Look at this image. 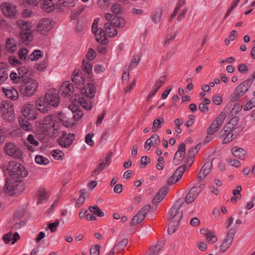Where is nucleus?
Returning a JSON list of instances; mask_svg holds the SVG:
<instances>
[{
  "label": "nucleus",
  "instance_id": "nucleus-1",
  "mask_svg": "<svg viewBox=\"0 0 255 255\" xmlns=\"http://www.w3.org/2000/svg\"><path fill=\"white\" fill-rule=\"evenodd\" d=\"M6 170L8 177L5 179L3 191L10 196L21 193L25 189L21 179L26 176L28 172L24 166L15 161L9 162Z\"/></svg>",
  "mask_w": 255,
  "mask_h": 255
},
{
  "label": "nucleus",
  "instance_id": "nucleus-2",
  "mask_svg": "<svg viewBox=\"0 0 255 255\" xmlns=\"http://www.w3.org/2000/svg\"><path fill=\"white\" fill-rule=\"evenodd\" d=\"M30 77H25L18 86L20 93L27 97H31L34 95L38 87L37 81Z\"/></svg>",
  "mask_w": 255,
  "mask_h": 255
},
{
  "label": "nucleus",
  "instance_id": "nucleus-3",
  "mask_svg": "<svg viewBox=\"0 0 255 255\" xmlns=\"http://www.w3.org/2000/svg\"><path fill=\"white\" fill-rule=\"evenodd\" d=\"M226 117V113L222 112L208 128V141L213 139L212 136L220 128Z\"/></svg>",
  "mask_w": 255,
  "mask_h": 255
},
{
  "label": "nucleus",
  "instance_id": "nucleus-4",
  "mask_svg": "<svg viewBox=\"0 0 255 255\" xmlns=\"http://www.w3.org/2000/svg\"><path fill=\"white\" fill-rule=\"evenodd\" d=\"M18 73L12 72L9 74L10 79L15 83H21L22 80L27 76H30L33 72L26 67H20L17 69Z\"/></svg>",
  "mask_w": 255,
  "mask_h": 255
},
{
  "label": "nucleus",
  "instance_id": "nucleus-5",
  "mask_svg": "<svg viewBox=\"0 0 255 255\" xmlns=\"http://www.w3.org/2000/svg\"><path fill=\"white\" fill-rule=\"evenodd\" d=\"M250 80H246L237 87L231 97L232 102L239 100L249 90L251 86Z\"/></svg>",
  "mask_w": 255,
  "mask_h": 255
},
{
  "label": "nucleus",
  "instance_id": "nucleus-6",
  "mask_svg": "<svg viewBox=\"0 0 255 255\" xmlns=\"http://www.w3.org/2000/svg\"><path fill=\"white\" fill-rule=\"evenodd\" d=\"M3 149L6 154L16 159L22 158L23 152L22 150L12 142H7Z\"/></svg>",
  "mask_w": 255,
  "mask_h": 255
},
{
  "label": "nucleus",
  "instance_id": "nucleus-7",
  "mask_svg": "<svg viewBox=\"0 0 255 255\" xmlns=\"http://www.w3.org/2000/svg\"><path fill=\"white\" fill-rule=\"evenodd\" d=\"M44 101L46 104L53 107H57L59 104V97L56 89H49L45 94Z\"/></svg>",
  "mask_w": 255,
  "mask_h": 255
},
{
  "label": "nucleus",
  "instance_id": "nucleus-8",
  "mask_svg": "<svg viewBox=\"0 0 255 255\" xmlns=\"http://www.w3.org/2000/svg\"><path fill=\"white\" fill-rule=\"evenodd\" d=\"M183 203V199L181 198L178 199L176 201L169 212V219H182L183 212L182 211H180V209Z\"/></svg>",
  "mask_w": 255,
  "mask_h": 255
},
{
  "label": "nucleus",
  "instance_id": "nucleus-9",
  "mask_svg": "<svg viewBox=\"0 0 255 255\" xmlns=\"http://www.w3.org/2000/svg\"><path fill=\"white\" fill-rule=\"evenodd\" d=\"M74 140V134H67L65 131H63L60 136L57 138V142L61 147L67 148L72 145Z\"/></svg>",
  "mask_w": 255,
  "mask_h": 255
},
{
  "label": "nucleus",
  "instance_id": "nucleus-10",
  "mask_svg": "<svg viewBox=\"0 0 255 255\" xmlns=\"http://www.w3.org/2000/svg\"><path fill=\"white\" fill-rule=\"evenodd\" d=\"M236 233L234 229L232 228L227 232L222 245L220 246V252L224 253L232 245Z\"/></svg>",
  "mask_w": 255,
  "mask_h": 255
},
{
  "label": "nucleus",
  "instance_id": "nucleus-11",
  "mask_svg": "<svg viewBox=\"0 0 255 255\" xmlns=\"http://www.w3.org/2000/svg\"><path fill=\"white\" fill-rule=\"evenodd\" d=\"M105 18L110 23H111V26H114V27L123 28L126 24V21L123 17L111 13L105 14Z\"/></svg>",
  "mask_w": 255,
  "mask_h": 255
},
{
  "label": "nucleus",
  "instance_id": "nucleus-12",
  "mask_svg": "<svg viewBox=\"0 0 255 255\" xmlns=\"http://www.w3.org/2000/svg\"><path fill=\"white\" fill-rule=\"evenodd\" d=\"M22 115L28 120H33L37 118L36 111L33 105L27 104L24 105L21 108Z\"/></svg>",
  "mask_w": 255,
  "mask_h": 255
},
{
  "label": "nucleus",
  "instance_id": "nucleus-13",
  "mask_svg": "<svg viewBox=\"0 0 255 255\" xmlns=\"http://www.w3.org/2000/svg\"><path fill=\"white\" fill-rule=\"evenodd\" d=\"M112 152H110L105 157L103 160L98 165L92 172V176H94L99 175L101 172L103 170L105 167L109 166L111 162Z\"/></svg>",
  "mask_w": 255,
  "mask_h": 255
},
{
  "label": "nucleus",
  "instance_id": "nucleus-14",
  "mask_svg": "<svg viewBox=\"0 0 255 255\" xmlns=\"http://www.w3.org/2000/svg\"><path fill=\"white\" fill-rule=\"evenodd\" d=\"M52 21L49 18H44L41 19L37 25V30L41 34H46L51 28Z\"/></svg>",
  "mask_w": 255,
  "mask_h": 255
},
{
  "label": "nucleus",
  "instance_id": "nucleus-15",
  "mask_svg": "<svg viewBox=\"0 0 255 255\" xmlns=\"http://www.w3.org/2000/svg\"><path fill=\"white\" fill-rule=\"evenodd\" d=\"M96 91L95 83L90 82L87 84L86 87L80 88V92L82 96L92 99L94 98Z\"/></svg>",
  "mask_w": 255,
  "mask_h": 255
},
{
  "label": "nucleus",
  "instance_id": "nucleus-16",
  "mask_svg": "<svg viewBox=\"0 0 255 255\" xmlns=\"http://www.w3.org/2000/svg\"><path fill=\"white\" fill-rule=\"evenodd\" d=\"M186 145L184 143H181L178 150L175 153L173 158V163L176 165L180 164L183 160L186 153Z\"/></svg>",
  "mask_w": 255,
  "mask_h": 255
},
{
  "label": "nucleus",
  "instance_id": "nucleus-17",
  "mask_svg": "<svg viewBox=\"0 0 255 255\" xmlns=\"http://www.w3.org/2000/svg\"><path fill=\"white\" fill-rule=\"evenodd\" d=\"M234 130L229 128H226V127L224 126L220 131L221 137L223 138L222 141L223 144L228 143L233 140L234 138Z\"/></svg>",
  "mask_w": 255,
  "mask_h": 255
},
{
  "label": "nucleus",
  "instance_id": "nucleus-18",
  "mask_svg": "<svg viewBox=\"0 0 255 255\" xmlns=\"http://www.w3.org/2000/svg\"><path fill=\"white\" fill-rule=\"evenodd\" d=\"M74 87L71 83L64 82L59 88V93L64 97H69L73 94Z\"/></svg>",
  "mask_w": 255,
  "mask_h": 255
},
{
  "label": "nucleus",
  "instance_id": "nucleus-19",
  "mask_svg": "<svg viewBox=\"0 0 255 255\" xmlns=\"http://www.w3.org/2000/svg\"><path fill=\"white\" fill-rule=\"evenodd\" d=\"M1 11L4 15L7 17H12L15 14V7L14 5L7 3H3L1 6Z\"/></svg>",
  "mask_w": 255,
  "mask_h": 255
},
{
  "label": "nucleus",
  "instance_id": "nucleus-20",
  "mask_svg": "<svg viewBox=\"0 0 255 255\" xmlns=\"http://www.w3.org/2000/svg\"><path fill=\"white\" fill-rule=\"evenodd\" d=\"M92 32L95 34L97 42L101 44H108V39L105 36V31L104 29L100 28L99 29L93 30Z\"/></svg>",
  "mask_w": 255,
  "mask_h": 255
},
{
  "label": "nucleus",
  "instance_id": "nucleus-21",
  "mask_svg": "<svg viewBox=\"0 0 255 255\" xmlns=\"http://www.w3.org/2000/svg\"><path fill=\"white\" fill-rule=\"evenodd\" d=\"M168 190V187L167 186H164L161 187L152 199V202L153 203H158L160 202L166 195Z\"/></svg>",
  "mask_w": 255,
  "mask_h": 255
},
{
  "label": "nucleus",
  "instance_id": "nucleus-22",
  "mask_svg": "<svg viewBox=\"0 0 255 255\" xmlns=\"http://www.w3.org/2000/svg\"><path fill=\"white\" fill-rule=\"evenodd\" d=\"M85 77L82 73L74 72L72 77V81L77 88L83 85L85 83Z\"/></svg>",
  "mask_w": 255,
  "mask_h": 255
},
{
  "label": "nucleus",
  "instance_id": "nucleus-23",
  "mask_svg": "<svg viewBox=\"0 0 255 255\" xmlns=\"http://www.w3.org/2000/svg\"><path fill=\"white\" fill-rule=\"evenodd\" d=\"M2 89L7 98L12 100H16L18 99L19 95L16 89L13 88L10 89L2 88Z\"/></svg>",
  "mask_w": 255,
  "mask_h": 255
},
{
  "label": "nucleus",
  "instance_id": "nucleus-24",
  "mask_svg": "<svg viewBox=\"0 0 255 255\" xmlns=\"http://www.w3.org/2000/svg\"><path fill=\"white\" fill-rule=\"evenodd\" d=\"M199 194L198 191L195 190V188L193 187L190 189L185 199V201L187 204L192 203L194 201L198 195Z\"/></svg>",
  "mask_w": 255,
  "mask_h": 255
},
{
  "label": "nucleus",
  "instance_id": "nucleus-25",
  "mask_svg": "<svg viewBox=\"0 0 255 255\" xmlns=\"http://www.w3.org/2000/svg\"><path fill=\"white\" fill-rule=\"evenodd\" d=\"M20 41L21 43L29 42L32 40L33 36L31 31H21L19 34Z\"/></svg>",
  "mask_w": 255,
  "mask_h": 255
},
{
  "label": "nucleus",
  "instance_id": "nucleus-26",
  "mask_svg": "<svg viewBox=\"0 0 255 255\" xmlns=\"http://www.w3.org/2000/svg\"><path fill=\"white\" fill-rule=\"evenodd\" d=\"M40 3L41 8L47 12L52 11L54 8L52 0H43Z\"/></svg>",
  "mask_w": 255,
  "mask_h": 255
},
{
  "label": "nucleus",
  "instance_id": "nucleus-27",
  "mask_svg": "<svg viewBox=\"0 0 255 255\" xmlns=\"http://www.w3.org/2000/svg\"><path fill=\"white\" fill-rule=\"evenodd\" d=\"M170 222L169 224L168 232L169 234L174 233L177 229L179 223L181 219H169Z\"/></svg>",
  "mask_w": 255,
  "mask_h": 255
},
{
  "label": "nucleus",
  "instance_id": "nucleus-28",
  "mask_svg": "<svg viewBox=\"0 0 255 255\" xmlns=\"http://www.w3.org/2000/svg\"><path fill=\"white\" fill-rule=\"evenodd\" d=\"M232 153L234 156L240 159H244L246 155L247 152L241 148L234 147L232 149Z\"/></svg>",
  "mask_w": 255,
  "mask_h": 255
},
{
  "label": "nucleus",
  "instance_id": "nucleus-29",
  "mask_svg": "<svg viewBox=\"0 0 255 255\" xmlns=\"http://www.w3.org/2000/svg\"><path fill=\"white\" fill-rule=\"evenodd\" d=\"M87 97L78 96V104H80L82 107L86 110H91L92 106L90 102L87 100Z\"/></svg>",
  "mask_w": 255,
  "mask_h": 255
},
{
  "label": "nucleus",
  "instance_id": "nucleus-30",
  "mask_svg": "<svg viewBox=\"0 0 255 255\" xmlns=\"http://www.w3.org/2000/svg\"><path fill=\"white\" fill-rule=\"evenodd\" d=\"M76 104V103L75 104L72 103L71 105L69 106V108L73 114V118L75 121H77L81 118L82 116L83 115V113L81 111H78V112L76 114H74V113H76L78 109V107Z\"/></svg>",
  "mask_w": 255,
  "mask_h": 255
},
{
  "label": "nucleus",
  "instance_id": "nucleus-31",
  "mask_svg": "<svg viewBox=\"0 0 255 255\" xmlns=\"http://www.w3.org/2000/svg\"><path fill=\"white\" fill-rule=\"evenodd\" d=\"M16 24L18 27L21 29V31H31V23L28 21L18 20L16 21Z\"/></svg>",
  "mask_w": 255,
  "mask_h": 255
},
{
  "label": "nucleus",
  "instance_id": "nucleus-32",
  "mask_svg": "<svg viewBox=\"0 0 255 255\" xmlns=\"http://www.w3.org/2000/svg\"><path fill=\"white\" fill-rule=\"evenodd\" d=\"M104 28L109 37H115L118 34L117 29L111 26V23L106 22L104 24Z\"/></svg>",
  "mask_w": 255,
  "mask_h": 255
},
{
  "label": "nucleus",
  "instance_id": "nucleus-33",
  "mask_svg": "<svg viewBox=\"0 0 255 255\" xmlns=\"http://www.w3.org/2000/svg\"><path fill=\"white\" fill-rule=\"evenodd\" d=\"M43 124L44 125L43 128L46 130H48V129L51 128H54V124L52 116H46L43 121Z\"/></svg>",
  "mask_w": 255,
  "mask_h": 255
},
{
  "label": "nucleus",
  "instance_id": "nucleus-34",
  "mask_svg": "<svg viewBox=\"0 0 255 255\" xmlns=\"http://www.w3.org/2000/svg\"><path fill=\"white\" fill-rule=\"evenodd\" d=\"M144 219V216L137 212V213L132 218L130 222V226H134L137 224L140 223Z\"/></svg>",
  "mask_w": 255,
  "mask_h": 255
},
{
  "label": "nucleus",
  "instance_id": "nucleus-35",
  "mask_svg": "<svg viewBox=\"0 0 255 255\" xmlns=\"http://www.w3.org/2000/svg\"><path fill=\"white\" fill-rule=\"evenodd\" d=\"M82 67L83 70H84L86 72V73L88 74V77L91 78L92 75L91 73L92 66L91 64L90 63V61H88L86 59H84L83 60Z\"/></svg>",
  "mask_w": 255,
  "mask_h": 255
},
{
  "label": "nucleus",
  "instance_id": "nucleus-36",
  "mask_svg": "<svg viewBox=\"0 0 255 255\" xmlns=\"http://www.w3.org/2000/svg\"><path fill=\"white\" fill-rule=\"evenodd\" d=\"M242 191V187L241 186H238L236 189L233 191V194L234 196L231 198V202L233 203H236L237 199L241 197V191Z\"/></svg>",
  "mask_w": 255,
  "mask_h": 255
},
{
  "label": "nucleus",
  "instance_id": "nucleus-37",
  "mask_svg": "<svg viewBox=\"0 0 255 255\" xmlns=\"http://www.w3.org/2000/svg\"><path fill=\"white\" fill-rule=\"evenodd\" d=\"M89 210L92 213L97 215L99 217H102L104 216V213L97 206H91L89 207Z\"/></svg>",
  "mask_w": 255,
  "mask_h": 255
},
{
  "label": "nucleus",
  "instance_id": "nucleus-38",
  "mask_svg": "<svg viewBox=\"0 0 255 255\" xmlns=\"http://www.w3.org/2000/svg\"><path fill=\"white\" fill-rule=\"evenodd\" d=\"M187 168V165L186 164H183L179 167L175 171L174 175H176V181H178L182 176L184 172H185L186 169Z\"/></svg>",
  "mask_w": 255,
  "mask_h": 255
},
{
  "label": "nucleus",
  "instance_id": "nucleus-39",
  "mask_svg": "<svg viewBox=\"0 0 255 255\" xmlns=\"http://www.w3.org/2000/svg\"><path fill=\"white\" fill-rule=\"evenodd\" d=\"M43 0H23L22 4L26 7H33L38 5Z\"/></svg>",
  "mask_w": 255,
  "mask_h": 255
},
{
  "label": "nucleus",
  "instance_id": "nucleus-40",
  "mask_svg": "<svg viewBox=\"0 0 255 255\" xmlns=\"http://www.w3.org/2000/svg\"><path fill=\"white\" fill-rule=\"evenodd\" d=\"M207 166L206 165V163H205L199 171L198 176V180H200L201 181H205L204 179L207 176Z\"/></svg>",
  "mask_w": 255,
  "mask_h": 255
},
{
  "label": "nucleus",
  "instance_id": "nucleus-41",
  "mask_svg": "<svg viewBox=\"0 0 255 255\" xmlns=\"http://www.w3.org/2000/svg\"><path fill=\"white\" fill-rule=\"evenodd\" d=\"M239 121V118L238 117H234L232 118L229 122L225 126L226 127V128H231L233 130L236 129V126L237 125L238 122Z\"/></svg>",
  "mask_w": 255,
  "mask_h": 255
},
{
  "label": "nucleus",
  "instance_id": "nucleus-42",
  "mask_svg": "<svg viewBox=\"0 0 255 255\" xmlns=\"http://www.w3.org/2000/svg\"><path fill=\"white\" fill-rule=\"evenodd\" d=\"M140 61V57L138 55H133L132 57L130 64L128 68V70L135 68L139 64Z\"/></svg>",
  "mask_w": 255,
  "mask_h": 255
},
{
  "label": "nucleus",
  "instance_id": "nucleus-43",
  "mask_svg": "<svg viewBox=\"0 0 255 255\" xmlns=\"http://www.w3.org/2000/svg\"><path fill=\"white\" fill-rule=\"evenodd\" d=\"M43 55V52L42 51L39 50H34L29 56L31 60H37L39 58L42 57Z\"/></svg>",
  "mask_w": 255,
  "mask_h": 255
},
{
  "label": "nucleus",
  "instance_id": "nucleus-44",
  "mask_svg": "<svg viewBox=\"0 0 255 255\" xmlns=\"http://www.w3.org/2000/svg\"><path fill=\"white\" fill-rule=\"evenodd\" d=\"M28 50L26 48H20L18 51V54L19 58L21 60H26L27 59H28L29 57L27 56Z\"/></svg>",
  "mask_w": 255,
  "mask_h": 255
},
{
  "label": "nucleus",
  "instance_id": "nucleus-45",
  "mask_svg": "<svg viewBox=\"0 0 255 255\" xmlns=\"http://www.w3.org/2000/svg\"><path fill=\"white\" fill-rule=\"evenodd\" d=\"M20 127L24 130H29L31 128V125L27 120L24 119H20L19 121Z\"/></svg>",
  "mask_w": 255,
  "mask_h": 255
},
{
  "label": "nucleus",
  "instance_id": "nucleus-46",
  "mask_svg": "<svg viewBox=\"0 0 255 255\" xmlns=\"http://www.w3.org/2000/svg\"><path fill=\"white\" fill-rule=\"evenodd\" d=\"M6 47L8 51L11 53H13L16 51V45L13 43L11 39H7L6 41Z\"/></svg>",
  "mask_w": 255,
  "mask_h": 255
},
{
  "label": "nucleus",
  "instance_id": "nucleus-47",
  "mask_svg": "<svg viewBox=\"0 0 255 255\" xmlns=\"http://www.w3.org/2000/svg\"><path fill=\"white\" fill-rule=\"evenodd\" d=\"M128 242V239L127 238H125L123 239L121 242H119L117 245H116L113 249H112L114 251L115 249L118 248V249H122L124 250V248L127 246Z\"/></svg>",
  "mask_w": 255,
  "mask_h": 255
},
{
  "label": "nucleus",
  "instance_id": "nucleus-48",
  "mask_svg": "<svg viewBox=\"0 0 255 255\" xmlns=\"http://www.w3.org/2000/svg\"><path fill=\"white\" fill-rule=\"evenodd\" d=\"M199 110L203 113H206L207 111V98L203 99L199 105Z\"/></svg>",
  "mask_w": 255,
  "mask_h": 255
},
{
  "label": "nucleus",
  "instance_id": "nucleus-49",
  "mask_svg": "<svg viewBox=\"0 0 255 255\" xmlns=\"http://www.w3.org/2000/svg\"><path fill=\"white\" fill-rule=\"evenodd\" d=\"M206 184L205 181L198 180L197 183L193 187V188H195V190L198 191V193H200L203 190Z\"/></svg>",
  "mask_w": 255,
  "mask_h": 255
},
{
  "label": "nucleus",
  "instance_id": "nucleus-50",
  "mask_svg": "<svg viewBox=\"0 0 255 255\" xmlns=\"http://www.w3.org/2000/svg\"><path fill=\"white\" fill-rule=\"evenodd\" d=\"M35 161L36 163L39 164L46 165L49 163V160L42 155L36 156Z\"/></svg>",
  "mask_w": 255,
  "mask_h": 255
},
{
  "label": "nucleus",
  "instance_id": "nucleus-51",
  "mask_svg": "<svg viewBox=\"0 0 255 255\" xmlns=\"http://www.w3.org/2000/svg\"><path fill=\"white\" fill-rule=\"evenodd\" d=\"M166 81V77L165 76H162L159 78L158 80H157L154 85V87H155V89L158 91L159 88L162 86L163 84H164V83Z\"/></svg>",
  "mask_w": 255,
  "mask_h": 255
},
{
  "label": "nucleus",
  "instance_id": "nucleus-52",
  "mask_svg": "<svg viewBox=\"0 0 255 255\" xmlns=\"http://www.w3.org/2000/svg\"><path fill=\"white\" fill-rule=\"evenodd\" d=\"M164 122V120L162 118L157 119L155 120L153 123L152 129L153 130V132H155L157 130V129L160 128H161V123Z\"/></svg>",
  "mask_w": 255,
  "mask_h": 255
},
{
  "label": "nucleus",
  "instance_id": "nucleus-53",
  "mask_svg": "<svg viewBox=\"0 0 255 255\" xmlns=\"http://www.w3.org/2000/svg\"><path fill=\"white\" fill-rule=\"evenodd\" d=\"M8 74L6 70L0 68V83L4 82L7 78Z\"/></svg>",
  "mask_w": 255,
  "mask_h": 255
},
{
  "label": "nucleus",
  "instance_id": "nucleus-54",
  "mask_svg": "<svg viewBox=\"0 0 255 255\" xmlns=\"http://www.w3.org/2000/svg\"><path fill=\"white\" fill-rule=\"evenodd\" d=\"M255 107V98H252L245 106L244 111H249Z\"/></svg>",
  "mask_w": 255,
  "mask_h": 255
},
{
  "label": "nucleus",
  "instance_id": "nucleus-55",
  "mask_svg": "<svg viewBox=\"0 0 255 255\" xmlns=\"http://www.w3.org/2000/svg\"><path fill=\"white\" fill-rule=\"evenodd\" d=\"M100 251V246L99 245H93L90 250V255H99Z\"/></svg>",
  "mask_w": 255,
  "mask_h": 255
},
{
  "label": "nucleus",
  "instance_id": "nucleus-56",
  "mask_svg": "<svg viewBox=\"0 0 255 255\" xmlns=\"http://www.w3.org/2000/svg\"><path fill=\"white\" fill-rule=\"evenodd\" d=\"M121 6L118 3H115L112 4L111 6V9L113 13L116 14H118L121 12Z\"/></svg>",
  "mask_w": 255,
  "mask_h": 255
},
{
  "label": "nucleus",
  "instance_id": "nucleus-57",
  "mask_svg": "<svg viewBox=\"0 0 255 255\" xmlns=\"http://www.w3.org/2000/svg\"><path fill=\"white\" fill-rule=\"evenodd\" d=\"M94 136V133H89L85 136V142L90 146H93L94 144V142L92 139V137Z\"/></svg>",
  "mask_w": 255,
  "mask_h": 255
},
{
  "label": "nucleus",
  "instance_id": "nucleus-58",
  "mask_svg": "<svg viewBox=\"0 0 255 255\" xmlns=\"http://www.w3.org/2000/svg\"><path fill=\"white\" fill-rule=\"evenodd\" d=\"M218 241L217 237L215 236L214 232L208 231V242L212 243H216Z\"/></svg>",
  "mask_w": 255,
  "mask_h": 255
},
{
  "label": "nucleus",
  "instance_id": "nucleus-59",
  "mask_svg": "<svg viewBox=\"0 0 255 255\" xmlns=\"http://www.w3.org/2000/svg\"><path fill=\"white\" fill-rule=\"evenodd\" d=\"M162 248V245L159 244L156 245L154 247L150 248V253H152V254L153 255H157L159 252L161 250Z\"/></svg>",
  "mask_w": 255,
  "mask_h": 255
},
{
  "label": "nucleus",
  "instance_id": "nucleus-60",
  "mask_svg": "<svg viewBox=\"0 0 255 255\" xmlns=\"http://www.w3.org/2000/svg\"><path fill=\"white\" fill-rule=\"evenodd\" d=\"M150 139L152 140V145L157 146L160 142L159 136L157 134H153L150 137Z\"/></svg>",
  "mask_w": 255,
  "mask_h": 255
},
{
  "label": "nucleus",
  "instance_id": "nucleus-61",
  "mask_svg": "<svg viewBox=\"0 0 255 255\" xmlns=\"http://www.w3.org/2000/svg\"><path fill=\"white\" fill-rule=\"evenodd\" d=\"M59 224V221L56 220L55 222L50 223L48 225V227L50 230L51 232L53 233L56 231L57 228Z\"/></svg>",
  "mask_w": 255,
  "mask_h": 255
},
{
  "label": "nucleus",
  "instance_id": "nucleus-62",
  "mask_svg": "<svg viewBox=\"0 0 255 255\" xmlns=\"http://www.w3.org/2000/svg\"><path fill=\"white\" fill-rule=\"evenodd\" d=\"M96 56L94 51L92 48H90L86 54L87 60L88 61L92 60L96 57Z\"/></svg>",
  "mask_w": 255,
  "mask_h": 255
},
{
  "label": "nucleus",
  "instance_id": "nucleus-63",
  "mask_svg": "<svg viewBox=\"0 0 255 255\" xmlns=\"http://www.w3.org/2000/svg\"><path fill=\"white\" fill-rule=\"evenodd\" d=\"M27 139L29 144H32L34 146H37L39 144V142L34 139V136L32 134H29Z\"/></svg>",
  "mask_w": 255,
  "mask_h": 255
},
{
  "label": "nucleus",
  "instance_id": "nucleus-64",
  "mask_svg": "<svg viewBox=\"0 0 255 255\" xmlns=\"http://www.w3.org/2000/svg\"><path fill=\"white\" fill-rule=\"evenodd\" d=\"M10 107V104L7 102H2L0 105V112L2 115H5L6 110Z\"/></svg>",
  "mask_w": 255,
  "mask_h": 255
}]
</instances>
